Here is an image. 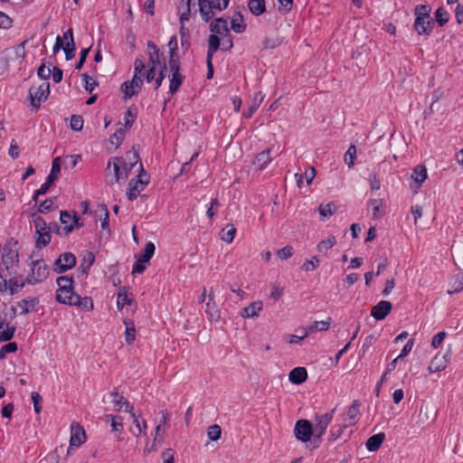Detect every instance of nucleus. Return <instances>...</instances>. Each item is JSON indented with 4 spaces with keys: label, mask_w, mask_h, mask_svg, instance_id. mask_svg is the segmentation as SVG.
Segmentation results:
<instances>
[{
    "label": "nucleus",
    "mask_w": 463,
    "mask_h": 463,
    "mask_svg": "<svg viewBox=\"0 0 463 463\" xmlns=\"http://www.w3.org/2000/svg\"><path fill=\"white\" fill-rule=\"evenodd\" d=\"M18 263V241L11 238L3 248L0 263V292L7 290V277L16 275Z\"/></svg>",
    "instance_id": "1"
},
{
    "label": "nucleus",
    "mask_w": 463,
    "mask_h": 463,
    "mask_svg": "<svg viewBox=\"0 0 463 463\" xmlns=\"http://www.w3.org/2000/svg\"><path fill=\"white\" fill-rule=\"evenodd\" d=\"M27 41H24L18 45L5 49L2 52L0 61L6 69H20L25 57V44Z\"/></svg>",
    "instance_id": "2"
},
{
    "label": "nucleus",
    "mask_w": 463,
    "mask_h": 463,
    "mask_svg": "<svg viewBox=\"0 0 463 463\" xmlns=\"http://www.w3.org/2000/svg\"><path fill=\"white\" fill-rule=\"evenodd\" d=\"M56 283L59 288L56 291L55 298L59 303L70 306L71 301H78L79 298L76 297L77 293L74 292V280L72 277L61 276L57 278Z\"/></svg>",
    "instance_id": "3"
},
{
    "label": "nucleus",
    "mask_w": 463,
    "mask_h": 463,
    "mask_svg": "<svg viewBox=\"0 0 463 463\" xmlns=\"http://www.w3.org/2000/svg\"><path fill=\"white\" fill-rule=\"evenodd\" d=\"M50 274V268L43 260H33L30 264V272L26 277V282L35 285L44 281Z\"/></svg>",
    "instance_id": "4"
},
{
    "label": "nucleus",
    "mask_w": 463,
    "mask_h": 463,
    "mask_svg": "<svg viewBox=\"0 0 463 463\" xmlns=\"http://www.w3.org/2000/svg\"><path fill=\"white\" fill-rule=\"evenodd\" d=\"M139 167V175L136 178L131 179L128 183L127 195L129 201H134L137 195L145 189V186L149 183V179L146 176V173L145 172L141 163Z\"/></svg>",
    "instance_id": "5"
},
{
    "label": "nucleus",
    "mask_w": 463,
    "mask_h": 463,
    "mask_svg": "<svg viewBox=\"0 0 463 463\" xmlns=\"http://www.w3.org/2000/svg\"><path fill=\"white\" fill-rule=\"evenodd\" d=\"M335 412V409H333L331 411L316 415L315 422L313 425V430L315 431V437L317 439H321V437L326 433L328 425L332 422L334 419V415Z\"/></svg>",
    "instance_id": "6"
},
{
    "label": "nucleus",
    "mask_w": 463,
    "mask_h": 463,
    "mask_svg": "<svg viewBox=\"0 0 463 463\" xmlns=\"http://www.w3.org/2000/svg\"><path fill=\"white\" fill-rule=\"evenodd\" d=\"M50 93V84L47 81L43 82L41 85L36 87H31L29 90V96L31 104L38 109L41 103L48 98Z\"/></svg>",
    "instance_id": "7"
},
{
    "label": "nucleus",
    "mask_w": 463,
    "mask_h": 463,
    "mask_svg": "<svg viewBox=\"0 0 463 463\" xmlns=\"http://www.w3.org/2000/svg\"><path fill=\"white\" fill-rule=\"evenodd\" d=\"M76 265V257L71 252H64L55 260L53 263V271L55 273H64Z\"/></svg>",
    "instance_id": "8"
},
{
    "label": "nucleus",
    "mask_w": 463,
    "mask_h": 463,
    "mask_svg": "<svg viewBox=\"0 0 463 463\" xmlns=\"http://www.w3.org/2000/svg\"><path fill=\"white\" fill-rule=\"evenodd\" d=\"M147 48L149 50H152V52H149V63L151 66H156L160 70V73L158 77L156 78V88L161 84L163 79H164V73L163 70H166L165 64L162 67L161 65V56L162 53H160L159 49L156 47V45L153 42L147 43Z\"/></svg>",
    "instance_id": "9"
},
{
    "label": "nucleus",
    "mask_w": 463,
    "mask_h": 463,
    "mask_svg": "<svg viewBox=\"0 0 463 463\" xmlns=\"http://www.w3.org/2000/svg\"><path fill=\"white\" fill-rule=\"evenodd\" d=\"M294 434L298 440L307 442L313 434V425L307 420H298L295 424Z\"/></svg>",
    "instance_id": "10"
},
{
    "label": "nucleus",
    "mask_w": 463,
    "mask_h": 463,
    "mask_svg": "<svg viewBox=\"0 0 463 463\" xmlns=\"http://www.w3.org/2000/svg\"><path fill=\"white\" fill-rule=\"evenodd\" d=\"M86 441V433L83 427L78 422H72L71 425V448H79Z\"/></svg>",
    "instance_id": "11"
},
{
    "label": "nucleus",
    "mask_w": 463,
    "mask_h": 463,
    "mask_svg": "<svg viewBox=\"0 0 463 463\" xmlns=\"http://www.w3.org/2000/svg\"><path fill=\"white\" fill-rule=\"evenodd\" d=\"M143 84V80L138 75H134L131 80H127L121 85L124 99H129L138 92Z\"/></svg>",
    "instance_id": "12"
},
{
    "label": "nucleus",
    "mask_w": 463,
    "mask_h": 463,
    "mask_svg": "<svg viewBox=\"0 0 463 463\" xmlns=\"http://www.w3.org/2000/svg\"><path fill=\"white\" fill-rule=\"evenodd\" d=\"M392 305L390 301L381 300L371 311V316L376 320L384 319L392 311Z\"/></svg>",
    "instance_id": "13"
},
{
    "label": "nucleus",
    "mask_w": 463,
    "mask_h": 463,
    "mask_svg": "<svg viewBox=\"0 0 463 463\" xmlns=\"http://www.w3.org/2000/svg\"><path fill=\"white\" fill-rule=\"evenodd\" d=\"M205 313L211 321L217 322L220 320L221 313L217 304L214 301V293L213 288H211L208 294V301L206 302L205 306Z\"/></svg>",
    "instance_id": "14"
},
{
    "label": "nucleus",
    "mask_w": 463,
    "mask_h": 463,
    "mask_svg": "<svg viewBox=\"0 0 463 463\" xmlns=\"http://www.w3.org/2000/svg\"><path fill=\"white\" fill-rule=\"evenodd\" d=\"M434 20L432 18L416 17L413 27L419 34L430 35L434 27Z\"/></svg>",
    "instance_id": "15"
},
{
    "label": "nucleus",
    "mask_w": 463,
    "mask_h": 463,
    "mask_svg": "<svg viewBox=\"0 0 463 463\" xmlns=\"http://www.w3.org/2000/svg\"><path fill=\"white\" fill-rule=\"evenodd\" d=\"M450 351H448L445 354H437L430 363L428 370L430 373H438L444 370L447 366V363L450 358Z\"/></svg>",
    "instance_id": "16"
},
{
    "label": "nucleus",
    "mask_w": 463,
    "mask_h": 463,
    "mask_svg": "<svg viewBox=\"0 0 463 463\" xmlns=\"http://www.w3.org/2000/svg\"><path fill=\"white\" fill-rule=\"evenodd\" d=\"M385 203L383 199H372L369 202V211L375 220L382 219L385 214Z\"/></svg>",
    "instance_id": "17"
},
{
    "label": "nucleus",
    "mask_w": 463,
    "mask_h": 463,
    "mask_svg": "<svg viewBox=\"0 0 463 463\" xmlns=\"http://www.w3.org/2000/svg\"><path fill=\"white\" fill-rule=\"evenodd\" d=\"M162 413V420L157 424V426L155 429V437L154 440L158 443L159 446H162L164 439H165V422L166 420L170 417V413L165 411H161Z\"/></svg>",
    "instance_id": "18"
},
{
    "label": "nucleus",
    "mask_w": 463,
    "mask_h": 463,
    "mask_svg": "<svg viewBox=\"0 0 463 463\" xmlns=\"http://www.w3.org/2000/svg\"><path fill=\"white\" fill-rule=\"evenodd\" d=\"M199 11L204 22H209L216 13L213 9V2L211 0H199Z\"/></svg>",
    "instance_id": "19"
},
{
    "label": "nucleus",
    "mask_w": 463,
    "mask_h": 463,
    "mask_svg": "<svg viewBox=\"0 0 463 463\" xmlns=\"http://www.w3.org/2000/svg\"><path fill=\"white\" fill-rule=\"evenodd\" d=\"M61 49H63L67 61H71L74 58L75 44L71 45L70 43H66L65 45H63L61 38L60 36H57L53 46V53H57Z\"/></svg>",
    "instance_id": "20"
},
{
    "label": "nucleus",
    "mask_w": 463,
    "mask_h": 463,
    "mask_svg": "<svg viewBox=\"0 0 463 463\" xmlns=\"http://www.w3.org/2000/svg\"><path fill=\"white\" fill-rule=\"evenodd\" d=\"M94 261L95 255L90 251L87 252L84 255L80 267L77 269L78 277L86 278L88 276V271L94 263Z\"/></svg>",
    "instance_id": "21"
},
{
    "label": "nucleus",
    "mask_w": 463,
    "mask_h": 463,
    "mask_svg": "<svg viewBox=\"0 0 463 463\" xmlns=\"http://www.w3.org/2000/svg\"><path fill=\"white\" fill-rule=\"evenodd\" d=\"M271 156H270V150L269 149H266L260 153H259L253 162H252V165L255 166V168L257 170H263L265 169L268 165L271 162Z\"/></svg>",
    "instance_id": "22"
},
{
    "label": "nucleus",
    "mask_w": 463,
    "mask_h": 463,
    "mask_svg": "<svg viewBox=\"0 0 463 463\" xmlns=\"http://www.w3.org/2000/svg\"><path fill=\"white\" fill-rule=\"evenodd\" d=\"M263 303L260 300L254 301L250 304L248 307H245L241 315L244 318H252L259 317V313L262 310Z\"/></svg>",
    "instance_id": "23"
},
{
    "label": "nucleus",
    "mask_w": 463,
    "mask_h": 463,
    "mask_svg": "<svg viewBox=\"0 0 463 463\" xmlns=\"http://www.w3.org/2000/svg\"><path fill=\"white\" fill-rule=\"evenodd\" d=\"M129 413L132 419V426L129 430L134 436L138 437L143 433V430L146 429V422L145 420L140 421L138 416H137L133 411H129Z\"/></svg>",
    "instance_id": "24"
},
{
    "label": "nucleus",
    "mask_w": 463,
    "mask_h": 463,
    "mask_svg": "<svg viewBox=\"0 0 463 463\" xmlns=\"http://www.w3.org/2000/svg\"><path fill=\"white\" fill-rule=\"evenodd\" d=\"M288 379L294 384H301L307 379V372L304 367H296L289 373Z\"/></svg>",
    "instance_id": "25"
},
{
    "label": "nucleus",
    "mask_w": 463,
    "mask_h": 463,
    "mask_svg": "<svg viewBox=\"0 0 463 463\" xmlns=\"http://www.w3.org/2000/svg\"><path fill=\"white\" fill-rule=\"evenodd\" d=\"M384 439L385 434L383 432L377 433L366 440L365 447L369 451H376L380 449Z\"/></svg>",
    "instance_id": "26"
},
{
    "label": "nucleus",
    "mask_w": 463,
    "mask_h": 463,
    "mask_svg": "<svg viewBox=\"0 0 463 463\" xmlns=\"http://www.w3.org/2000/svg\"><path fill=\"white\" fill-rule=\"evenodd\" d=\"M38 304V298H28L17 302V307L21 309L20 314L25 315L33 311Z\"/></svg>",
    "instance_id": "27"
},
{
    "label": "nucleus",
    "mask_w": 463,
    "mask_h": 463,
    "mask_svg": "<svg viewBox=\"0 0 463 463\" xmlns=\"http://www.w3.org/2000/svg\"><path fill=\"white\" fill-rule=\"evenodd\" d=\"M262 100L263 96L261 95V93H256L251 101V104L242 112L243 117L245 118H250L260 107Z\"/></svg>",
    "instance_id": "28"
},
{
    "label": "nucleus",
    "mask_w": 463,
    "mask_h": 463,
    "mask_svg": "<svg viewBox=\"0 0 463 463\" xmlns=\"http://www.w3.org/2000/svg\"><path fill=\"white\" fill-rule=\"evenodd\" d=\"M352 425H354V422H348V423L345 422L342 424H335V425L332 426V428L330 429L328 441L329 442L335 441L337 439H339L343 435L345 430L348 426H352Z\"/></svg>",
    "instance_id": "29"
},
{
    "label": "nucleus",
    "mask_w": 463,
    "mask_h": 463,
    "mask_svg": "<svg viewBox=\"0 0 463 463\" xmlns=\"http://www.w3.org/2000/svg\"><path fill=\"white\" fill-rule=\"evenodd\" d=\"M361 403L358 400H354L351 406L348 407L344 421L349 420V422L355 423L356 417L360 414Z\"/></svg>",
    "instance_id": "30"
},
{
    "label": "nucleus",
    "mask_w": 463,
    "mask_h": 463,
    "mask_svg": "<svg viewBox=\"0 0 463 463\" xmlns=\"http://www.w3.org/2000/svg\"><path fill=\"white\" fill-rule=\"evenodd\" d=\"M14 277L7 279V289L11 295L17 293L24 287V282L21 277L13 275Z\"/></svg>",
    "instance_id": "31"
},
{
    "label": "nucleus",
    "mask_w": 463,
    "mask_h": 463,
    "mask_svg": "<svg viewBox=\"0 0 463 463\" xmlns=\"http://www.w3.org/2000/svg\"><path fill=\"white\" fill-rule=\"evenodd\" d=\"M331 325V318L329 317L326 321H315L312 325L305 327L307 335H310L316 331H326Z\"/></svg>",
    "instance_id": "32"
},
{
    "label": "nucleus",
    "mask_w": 463,
    "mask_h": 463,
    "mask_svg": "<svg viewBox=\"0 0 463 463\" xmlns=\"http://www.w3.org/2000/svg\"><path fill=\"white\" fill-rule=\"evenodd\" d=\"M248 7L254 15H260L266 10L265 0H250Z\"/></svg>",
    "instance_id": "33"
},
{
    "label": "nucleus",
    "mask_w": 463,
    "mask_h": 463,
    "mask_svg": "<svg viewBox=\"0 0 463 463\" xmlns=\"http://www.w3.org/2000/svg\"><path fill=\"white\" fill-rule=\"evenodd\" d=\"M451 288L448 290L449 295L458 293L463 289V272H458L452 278Z\"/></svg>",
    "instance_id": "34"
},
{
    "label": "nucleus",
    "mask_w": 463,
    "mask_h": 463,
    "mask_svg": "<svg viewBox=\"0 0 463 463\" xmlns=\"http://www.w3.org/2000/svg\"><path fill=\"white\" fill-rule=\"evenodd\" d=\"M58 178H56L55 176H52V175L49 174L45 182L41 185V187L38 190L35 191L33 200L37 201L39 195L45 194L48 192V190L50 189V187L52 186V184Z\"/></svg>",
    "instance_id": "35"
},
{
    "label": "nucleus",
    "mask_w": 463,
    "mask_h": 463,
    "mask_svg": "<svg viewBox=\"0 0 463 463\" xmlns=\"http://www.w3.org/2000/svg\"><path fill=\"white\" fill-rule=\"evenodd\" d=\"M210 31L219 34H222L223 32H228L227 21L222 18H216L210 24Z\"/></svg>",
    "instance_id": "36"
},
{
    "label": "nucleus",
    "mask_w": 463,
    "mask_h": 463,
    "mask_svg": "<svg viewBox=\"0 0 463 463\" xmlns=\"http://www.w3.org/2000/svg\"><path fill=\"white\" fill-rule=\"evenodd\" d=\"M36 233L38 234L35 241V247L37 249H42L50 243L52 238L50 230L36 232Z\"/></svg>",
    "instance_id": "37"
},
{
    "label": "nucleus",
    "mask_w": 463,
    "mask_h": 463,
    "mask_svg": "<svg viewBox=\"0 0 463 463\" xmlns=\"http://www.w3.org/2000/svg\"><path fill=\"white\" fill-rule=\"evenodd\" d=\"M76 297L79 298L78 301L77 300L71 301V304H70V306L80 307L88 311H90L93 309V301H92L91 298H90V297L81 298L78 294L76 295Z\"/></svg>",
    "instance_id": "38"
},
{
    "label": "nucleus",
    "mask_w": 463,
    "mask_h": 463,
    "mask_svg": "<svg viewBox=\"0 0 463 463\" xmlns=\"http://www.w3.org/2000/svg\"><path fill=\"white\" fill-rule=\"evenodd\" d=\"M72 217L67 211H61L60 221L64 224L63 230L65 234H69L73 230Z\"/></svg>",
    "instance_id": "39"
},
{
    "label": "nucleus",
    "mask_w": 463,
    "mask_h": 463,
    "mask_svg": "<svg viewBox=\"0 0 463 463\" xmlns=\"http://www.w3.org/2000/svg\"><path fill=\"white\" fill-rule=\"evenodd\" d=\"M126 326L125 339L127 344L132 345L135 341L136 327L134 322L131 320H124Z\"/></svg>",
    "instance_id": "40"
},
{
    "label": "nucleus",
    "mask_w": 463,
    "mask_h": 463,
    "mask_svg": "<svg viewBox=\"0 0 463 463\" xmlns=\"http://www.w3.org/2000/svg\"><path fill=\"white\" fill-rule=\"evenodd\" d=\"M216 34L217 33H213V34H211L208 39L209 45L207 57H209V59H213V54L217 52L220 46V40Z\"/></svg>",
    "instance_id": "41"
},
{
    "label": "nucleus",
    "mask_w": 463,
    "mask_h": 463,
    "mask_svg": "<svg viewBox=\"0 0 463 463\" xmlns=\"http://www.w3.org/2000/svg\"><path fill=\"white\" fill-rule=\"evenodd\" d=\"M411 178L420 185L426 180L427 178V169L423 165H417L413 169V173L411 175Z\"/></svg>",
    "instance_id": "42"
},
{
    "label": "nucleus",
    "mask_w": 463,
    "mask_h": 463,
    "mask_svg": "<svg viewBox=\"0 0 463 463\" xmlns=\"http://www.w3.org/2000/svg\"><path fill=\"white\" fill-rule=\"evenodd\" d=\"M336 243V239L335 236L331 235L326 240L321 241L317 246V250L320 253H326V251L331 249Z\"/></svg>",
    "instance_id": "43"
},
{
    "label": "nucleus",
    "mask_w": 463,
    "mask_h": 463,
    "mask_svg": "<svg viewBox=\"0 0 463 463\" xmlns=\"http://www.w3.org/2000/svg\"><path fill=\"white\" fill-rule=\"evenodd\" d=\"M111 396L113 397V402L116 404V405H118L119 406V410L122 409L123 405H125V410L127 411H131L134 410L133 406L129 404V402L128 401L125 400V398L120 395L118 392H111Z\"/></svg>",
    "instance_id": "44"
},
{
    "label": "nucleus",
    "mask_w": 463,
    "mask_h": 463,
    "mask_svg": "<svg viewBox=\"0 0 463 463\" xmlns=\"http://www.w3.org/2000/svg\"><path fill=\"white\" fill-rule=\"evenodd\" d=\"M121 165H122L124 170L127 171L128 170V165L123 161L122 158H119V157H114L113 158V170H114L115 182H118V180L120 179V176H121V171H120Z\"/></svg>",
    "instance_id": "45"
},
{
    "label": "nucleus",
    "mask_w": 463,
    "mask_h": 463,
    "mask_svg": "<svg viewBox=\"0 0 463 463\" xmlns=\"http://www.w3.org/2000/svg\"><path fill=\"white\" fill-rule=\"evenodd\" d=\"M155 245L153 242L149 241L146 244L145 250L143 254H141L138 259L141 260L140 262H146L148 263L151 258L153 257L155 253Z\"/></svg>",
    "instance_id": "46"
},
{
    "label": "nucleus",
    "mask_w": 463,
    "mask_h": 463,
    "mask_svg": "<svg viewBox=\"0 0 463 463\" xmlns=\"http://www.w3.org/2000/svg\"><path fill=\"white\" fill-rule=\"evenodd\" d=\"M355 158H356V147H355V146L351 145L344 156V161L347 165V166L350 168L354 165Z\"/></svg>",
    "instance_id": "47"
},
{
    "label": "nucleus",
    "mask_w": 463,
    "mask_h": 463,
    "mask_svg": "<svg viewBox=\"0 0 463 463\" xmlns=\"http://www.w3.org/2000/svg\"><path fill=\"white\" fill-rule=\"evenodd\" d=\"M431 7L428 5H419L414 8V14L420 18H431L430 17Z\"/></svg>",
    "instance_id": "48"
},
{
    "label": "nucleus",
    "mask_w": 463,
    "mask_h": 463,
    "mask_svg": "<svg viewBox=\"0 0 463 463\" xmlns=\"http://www.w3.org/2000/svg\"><path fill=\"white\" fill-rule=\"evenodd\" d=\"M131 302L128 296L126 288H121L118 293L117 305L118 308H122L125 305H129Z\"/></svg>",
    "instance_id": "49"
},
{
    "label": "nucleus",
    "mask_w": 463,
    "mask_h": 463,
    "mask_svg": "<svg viewBox=\"0 0 463 463\" xmlns=\"http://www.w3.org/2000/svg\"><path fill=\"white\" fill-rule=\"evenodd\" d=\"M231 28L233 32L241 33L245 31L246 24H243L241 16L233 17L231 21Z\"/></svg>",
    "instance_id": "50"
},
{
    "label": "nucleus",
    "mask_w": 463,
    "mask_h": 463,
    "mask_svg": "<svg viewBox=\"0 0 463 463\" xmlns=\"http://www.w3.org/2000/svg\"><path fill=\"white\" fill-rule=\"evenodd\" d=\"M435 17L439 25L443 26L445 24L448 23L449 14L445 9L439 7L435 12Z\"/></svg>",
    "instance_id": "51"
},
{
    "label": "nucleus",
    "mask_w": 463,
    "mask_h": 463,
    "mask_svg": "<svg viewBox=\"0 0 463 463\" xmlns=\"http://www.w3.org/2000/svg\"><path fill=\"white\" fill-rule=\"evenodd\" d=\"M335 205L334 203H329L325 205H320L318 208L319 213L325 218H328L335 212Z\"/></svg>",
    "instance_id": "52"
},
{
    "label": "nucleus",
    "mask_w": 463,
    "mask_h": 463,
    "mask_svg": "<svg viewBox=\"0 0 463 463\" xmlns=\"http://www.w3.org/2000/svg\"><path fill=\"white\" fill-rule=\"evenodd\" d=\"M71 128L74 131H80L83 128V118L80 115H72L70 122Z\"/></svg>",
    "instance_id": "53"
},
{
    "label": "nucleus",
    "mask_w": 463,
    "mask_h": 463,
    "mask_svg": "<svg viewBox=\"0 0 463 463\" xmlns=\"http://www.w3.org/2000/svg\"><path fill=\"white\" fill-rule=\"evenodd\" d=\"M221 434H222V429L219 425L213 424L209 427L207 435L211 440L219 439L221 438Z\"/></svg>",
    "instance_id": "54"
},
{
    "label": "nucleus",
    "mask_w": 463,
    "mask_h": 463,
    "mask_svg": "<svg viewBox=\"0 0 463 463\" xmlns=\"http://www.w3.org/2000/svg\"><path fill=\"white\" fill-rule=\"evenodd\" d=\"M227 228L228 230L222 234V240L227 243H232L236 234V228L232 224L227 225Z\"/></svg>",
    "instance_id": "55"
},
{
    "label": "nucleus",
    "mask_w": 463,
    "mask_h": 463,
    "mask_svg": "<svg viewBox=\"0 0 463 463\" xmlns=\"http://www.w3.org/2000/svg\"><path fill=\"white\" fill-rule=\"evenodd\" d=\"M125 131L123 128L118 129L110 137L109 142L116 146H118L124 139Z\"/></svg>",
    "instance_id": "56"
},
{
    "label": "nucleus",
    "mask_w": 463,
    "mask_h": 463,
    "mask_svg": "<svg viewBox=\"0 0 463 463\" xmlns=\"http://www.w3.org/2000/svg\"><path fill=\"white\" fill-rule=\"evenodd\" d=\"M82 79L85 82L84 88H85L86 91H88L89 93H91L93 91V90L95 89V87L98 85V82L86 73L82 74Z\"/></svg>",
    "instance_id": "57"
},
{
    "label": "nucleus",
    "mask_w": 463,
    "mask_h": 463,
    "mask_svg": "<svg viewBox=\"0 0 463 463\" xmlns=\"http://www.w3.org/2000/svg\"><path fill=\"white\" fill-rule=\"evenodd\" d=\"M219 205H220V203L217 198H213L211 201L210 205L206 211V215L210 220H212L213 218V216L216 214Z\"/></svg>",
    "instance_id": "58"
},
{
    "label": "nucleus",
    "mask_w": 463,
    "mask_h": 463,
    "mask_svg": "<svg viewBox=\"0 0 463 463\" xmlns=\"http://www.w3.org/2000/svg\"><path fill=\"white\" fill-rule=\"evenodd\" d=\"M17 350V345L14 342H9L8 344L2 346L0 350V358L5 357L6 354L14 353Z\"/></svg>",
    "instance_id": "59"
},
{
    "label": "nucleus",
    "mask_w": 463,
    "mask_h": 463,
    "mask_svg": "<svg viewBox=\"0 0 463 463\" xmlns=\"http://www.w3.org/2000/svg\"><path fill=\"white\" fill-rule=\"evenodd\" d=\"M319 259L317 257H313L312 260H307L302 266V269L306 271H312L317 269L319 265Z\"/></svg>",
    "instance_id": "60"
},
{
    "label": "nucleus",
    "mask_w": 463,
    "mask_h": 463,
    "mask_svg": "<svg viewBox=\"0 0 463 463\" xmlns=\"http://www.w3.org/2000/svg\"><path fill=\"white\" fill-rule=\"evenodd\" d=\"M294 253V250L292 246H286L278 250L277 255L281 260H287L291 257Z\"/></svg>",
    "instance_id": "61"
},
{
    "label": "nucleus",
    "mask_w": 463,
    "mask_h": 463,
    "mask_svg": "<svg viewBox=\"0 0 463 463\" xmlns=\"http://www.w3.org/2000/svg\"><path fill=\"white\" fill-rule=\"evenodd\" d=\"M447 334L446 332H439L432 337L431 345L433 348H439L443 343Z\"/></svg>",
    "instance_id": "62"
},
{
    "label": "nucleus",
    "mask_w": 463,
    "mask_h": 463,
    "mask_svg": "<svg viewBox=\"0 0 463 463\" xmlns=\"http://www.w3.org/2000/svg\"><path fill=\"white\" fill-rule=\"evenodd\" d=\"M60 172H61V157L58 156L52 160L50 175L58 178Z\"/></svg>",
    "instance_id": "63"
},
{
    "label": "nucleus",
    "mask_w": 463,
    "mask_h": 463,
    "mask_svg": "<svg viewBox=\"0 0 463 463\" xmlns=\"http://www.w3.org/2000/svg\"><path fill=\"white\" fill-rule=\"evenodd\" d=\"M53 207V200L52 198L44 200L39 206L38 212L45 213L51 211Z\"/></svg>",
    "instance_id": "64"
}]
</instances>
